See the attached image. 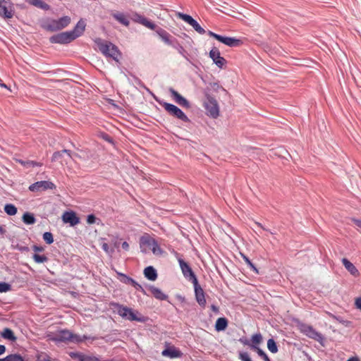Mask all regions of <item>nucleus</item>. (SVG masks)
Instances as JSON below:
<instances>
[{"label":"nucleus","instance_id":"obj_58","mask_svg":"<svg viewBox=\"0 0 361 361\" xmlns=\"http://www.w3.org/2000/svg\"><path fill=\"white\" fill-rule=\"evenodd\" d=\"M239 341L243 344L250 347V341H248L246 338H240Z\"/></svg>","mask_w":361,"mask_h":361},{"label":"nucleus","instance_id":"obj_32","mask_svg":"<svg viewBox=\"0 0 361 361\" xmlns=\"http://www.w3.org/2000/svg\"><path fill=\"white\" fill-rule=\"evenodd\" d=\"M1 336L6 340L10 341H16L17 338L14 335L13 331L9 328H5L1 332Z\"/></svg>","mask_w":361,"mask_h":361},{"label":"nucleus","instance_id":"obj_34","mask_svg":"<svg viewBox=\"0 0 361 361\" xmlns=\"http://www.w3.org/2000/svg\"><path fill=\"white\" fill-rule=\"evenodd\" d=\"M59 30L66 27L71 23V18L69 16H63L56 20Z\"/></svg>","mask_w":361,"mask_h":361},{"label":"nucleus","instance_id":"obj_37","mask_svg":"<svg viewBox=\"0 0 361 361\" xmlns=\"http://www.w3.org/2000/svg\"><path fill=\"white\" fill-rule=\"evenodd\" d=\"M27 3L30 4L35 6L37 8H42V9H48L49 5L44 2L42 0H26Z\"/></svg>","mask_w":361,"mask_h":361},{"label":"nucleus","instance_id":"obj_2","mask_svg":"<svg viewBox=\"0 0 361 361\" xmlns=\"http://www.w3.org/2000/svg\"><path fill=\"white\" fill-rule=\"evenodd\" d=\"M140 247L143 253L148 252L151 250L154 255H161L163 251L160 248L157 241L149 235L145 234L140 238Z\"/></svg>","mask_w":361,"mask_h":361},{"label":"nucleus","instance_id":"obj_12","mask_svg":"<svg viewBox=\"0 0 361 361\" xmlns=\"http://www.w3.org/2000/svg\"><path fill=\"white\" fill-rule=\"evenodd\" d=\"M209 57L212 59L219 68H222L226 63V60L221 56L219 50L216 47H213L209 51Z\"/></svg>","mask_w":361,"mask_h":361},{"label":"nucleus","instance_id":"obj_53","mask_svg":"<svg viewBox=\"0 0 361 361\" xmlns=\"http://www.w3.org/2000/svg\"><path fill=\"white\" fill-rule=\"evenodd\" d=\"M102 248L108 254H112L114 252V250L113 248L110 249L109 245L106 243H102Z\"/></svg>","mask_w":361,"mask_h":361},{"label":"nucleus","instance_id":"obj_15","mask_svg":"<svg viewBox=\"0 0 361 361\" xmlns=\"http://www.w3.org/2000/svg\"><path fill=\"white\" fill-rule=\"evenodd\" d=\"M62 220L65 224H69L71 226H75L80 223V218L73 211L65 212Z\"/></svg>","mask_w":361,"mask_h":361},{"label":"nucleus","instance_id":"obj_25","mask_svg":"<svg viewBox=\"0 0 361 361\" xmlns=\"http://www.w3.org/2000/svg\"><path fill=\"white\" fill-rule=\"evenodd\" d=\"M112 305L116 309L117 313L123 318L127 319L128 314L131 310L128 307L123 306L118 303H113Z\"/></svg>","mask_w":361,"mask_h":361},{"label":"nucleus","instance_id":"obj_23","mask_svg":"<svg viewBox=\"0 0 361 361\" xmlns=\"http://www.w3.org/2000/svg\"><path fill=\"white\" fill-rule=\"evenodd\" d=\"M42 27L45 30L50 32H56L59 30L56 20L55 19H47L43 22Z\"/></svg>","mask_w":361,"mask_h":361},{"label":"nucleus","instance_id":"obj_20","mask_svg":"<svg viewBox=\"0 0 361 361\" xmlns=\"http://www.w3.org/2000/svg\"><path fill=\"white\" fill-rule=\"evenodd\" d=\"M161 354L163 356L170 358H178L183 355V353L174 346L167 347L162 351Z\"/></svg>","mask_w":361,"mask_h":361},{"label":"nucleus","instance_id":"obj_19","mask_svg":"<svg viewBox=\"0 0 361 361\" xmlns=\"http://www.w3.org/2000/svg\"><path fill=\"white\" fill-rule=\"evenodd\" d=\"M85 27V21L83 19H80L77 23L74 28L72 30H70L75 39L83 35Z\"/></svg>","mask_w":361,"mask_h":361},{"label":"nucleus","instance_id":"obj_48","mask_svg":"<svg viewBox=\"0 0 361 361\" xmlns=\"http://www.w3.org/2000/svg\"><path fill=\"white\" fill-rule=\"evenodd\" d=\"M257 355L263 359L264 361H271L268 355L266 354V353L261 348H257V350H255Z\"/></svg>","mask_w":361,"mask_h":361},{"label":"nucleus","instance_id":"obj_35","mask_svg":"<svg viewBox=\"0 0 361 361\" xmlns=\"http://www.w3.org/2000/svg\"><path fill=\"white\" fill-rule=\"evenodd\" d=\"M59 30L66 27L71 23V18L69 16H63L56 20Z\"/></svg>","mask_w":361,"mask_h":361},{"label":"nucleus","instance_id":"obj_51","mask_svg":"<svg viewBox=\"0 0 361 361\" xmlns=\"http://www.w3.org/2000/svg\"><path fill=\"white\" fill-rule=\"evenodd\" d=\"M97 220L99 221L94 214H89L87 217V222L89 224H92L97 223Z\"/></svg>","mask_w":361,"mask_h":361},{"label":"nucleus","instance_id":"obj_64","mask_svg":"<svg viewBox=\"0 0 361 361\" xmlns=\"http://www.w3.org/2000/svg\"><path fill=\"white\" fill-rule=\"evenodd\" d=\"M355 305L357 308L361 310V298H358L355 300Z\"/></svg>","mask_w":361,"mask_h":361},{"label":"nucleus","instance_id":"obj_21","mask_svg":"<svg viewBox=\"0 0 361 361\" xmlns=\"http://www.w3.org/2000/svg\"><path fill=\"white\" fill-rule=\"evenodd\" d=\"M72 337V332L69 330L64 329L59 331L56 334L54 340L57 342H70Z\"/></svg>","mask_w":361,"mask_h":361},{"label":"nucleus","instance_id":"obj_54","mask_svg":"<svg viewBox=\"0 0 361 361\" xmlns=\"http://www.w3.org/2000/svg\"><path fill=\"white\" fill-rule=\"evenodd\" d=\"M17 161L20 163L22 166H23L25 168H30V160L18 159L17 160Z\"/></svg>","mask_w":361,"mask_h":361},{"label":"nucleus","instance_id":"obj_18","mask_svg":"<svg viewBox=\"0 0 361 361\" xmlns=\"http://www.w3.org/2000/svg\"><path fill=\"white\" fill-rule=\"evenodd\" d=\"M219 41L230 47H238L243 44L240 39L221 35Z\"/></svg>","mask_w":361,"mask_h":361},{"label":"nucleus","instance_id":"obj_14","mask_svg":"<svg viewBox=\"0 0 361 361\" xmlns=\"http://www.w3.org/2000/svg\"><path fill=\"white\" fill-rule=\"evenodd\" d=\"M159 37L168 45L173 46L177 39L173 37L168 32L164 29L157 27L154 30Z\"/></svg>","mask_w":361,"mask_h":361},{"label":"nucleus","instance_id":"obj_31","mask_svg":"<svg viewBox=\"0 0 361 361\" xmlns=\"http://www.w3.org/2000/svg\"><path fill=\"white\" fill-rule=\"evenodd\" d=\"M174 49H176L178 53L183 56V57H184L189 63H190L191 64L193 65L192 62L190 61V59H189V54L186 51V50L183 48V47L180 44L178 41H176L173 45L172 46Z\"/></svg>","mask_w":361,"mask_h":361},{"label":"nucleus","instance_id":"obj_10","mask_svg":"<svg viewBox=\"0 0 361 361\" xmlns=\"http://www.w3.org/2000/svg\"><path fill=\"white\" fill-rule=\"evenodd\" d=\"M302 332L307 337L314 339L322 343L324 340L322 334L317 331L312 326L309 325H302L301 327Z\"/></svg>","mask_w":361,"mask_h":361},{"label":"nucleus","instance_id":"obj_41","mask_svg":"<svg viewBox=\"0 0 361 361\" xmlns=\"http://www.w3.org/2000/svg\"><path fill=\"white\" fill-rule=\"evenodd\" d=\"M267 348L272 353H276L279 350L277 344L273 338H269L267 341Z\"/></svg>","mask_w":361,"mask_h":361},{"label":"nucleus","instance_id":"obj_39","mask_svg":"<svg viewBox=\"0 0 361 361\" xmlns=\"http://www.w3.org/2000/svg\"><path fill=\"white\" fill-rule=\"evenodd\" d=\"M126 77H127L128 81L130 83H131L134 85L141 87H145V85L143 84L142 80L140 79H139L137 77H136L135 75L130 74L131 78H129L127 75H126Z\"/></svg>","mask_w":361,"mask_h":361},{"label":"nucleus","instance_id":"obj_5","mask_svg":"<svg viewBox=\"0 0 361 361\" xmlns=\"http://www.w3.org/2000/svg\"><path fill=\"white\" fill-rule=\"evenodd\" d=\"M14 13V5L11 0H0V18L11 19Z\"/></svg>","mask_w":361,"mask_h":361},{"label":"nucleus","instance_id":"obj_55","mask_svg":"<svg viewBox=\"0 0 361 361\" xmlns=\"http://www.w3.org/2000/svg\"><path fill=\"white\" fill-rule=\"evenodd\" d=\"M102 137L104 140H106V142H108L109 143H113L114 142L113 138L110 135L106 134V133H103L102 135Z\"/></svg>","mask_w":361,"mask_h":361},{"label":"nucleus","instance_id":"obj_9","mask_svg":"<svg viewBox=\"0 0 361 361\" xmlns=\"http://www.w3.org/2000/svg\"><path fill=\"white\" fill-rule=\"evenodd\" d=\"M178 263L183 276L188 281L192 282V283H194V281H198L192 268L186 262H185L183 259L179 258Z\"/></svg>","mask_w":361,"mask_h":361},{"label":"nucleus","instance_id":"obj_63","mask_svg":"<svg viewBox=\"0 0 361 361\" xmlns=\"http://www.w3.org/2000/svg\"><path fill=\"white\" fill-rule=\"evenodd\" d=\"M42 166L41 163L30 160V168L35 167V166Z\"/></svg>","mask_w":361,"mask_h":361},{"label":"nucleus","instance_id":"obj_6","mask_svg":"<svg viewBox=\"0 0 361 361\" xmlns=\"http://www.w3.org/2000/svg\"><path fill=\"white\" fill-rule=\"evenodd\" d=\"M75 40L70 31L63 32L51 36L49 42L53 44H66Z\"/></svg>","mask_w":361,"mask_h":361},{"label":"nucleus","instance_id":"obj_24","mask_svg":"<svg viewBox=\"0 0 361 361\" xmlns=\"http://www.w3.org/2000/svg\"><path fill=\"white\" fill-rule=\"evenodd\" d=\"M149 290L153 295V296L159 300H166L168 298V295L164 293L161 289L154 286H149Z\"/></svg>","mask_w":361,"mask_h":361},{"label":"nucleus","instance_id":"obj_52","mask_svg":"<svg viewBox=\"0 0 361 361\" xmlns=\"http://www.w3.org/2000/svg\"><path fill=\"white\" fill-rule=\"evenodd\" d=\"M62 156H63V154H62L61 151L55 152L51 157V161H56L59 160V159H61L62 157Z\"/></svg>","mask_w":361,"mask_h":361},{"label":"nucleus","instance_id":"obj_26","mask_svg":"<svg viewBox=\"0 0 361 361\" xmlns=\"http://www.w3.org/2000/svg\"><path fill=\"white\" fill-rule=\"evenodd\" d=\"M263 338L260 333L254 334L251 338L250 348L253 350H257V348H260L259 345L262 342Z\"/></svg>","mask_w":361,"mask_h":361},{"label":"nucleus","instance_id":"obj_49","mask_svg":"<svg viewBox=\"0 0 361 361\" xmlns=\"http://www.w3.org/2000/svg\"><path fill=\"white\" fill-rule=\"evenodd\" d=\"M238 358L241 361H252L249 354L247 352H239Z\"/></svg>","mask_w":361,"mask_h":361},{"label":"nucleus","instance_id":"obj_40","mask_svg":"<svg viewBox=\"0 0 361 361\" xmlns=\"http://www.w3.org/2000/svg\"><path fill=\"white\" fill-rule=\"evenodd\" d=\"M5 212L10 216L16 214L18 209L17 207L13 204H6L4 206Z\"/></svg>","mask_w":361,"mask_h":361},{"label":"nucleus","instance_id":"obj_61","mask_svg":"<svg viewBox=\"0 0 361 361\" xmlns=\"http://www.w3.org/2000/svg\"><path fill=\"white\" fill-rule=\"evenodd\" d=\"M211 310L216 314H218L219 312V308L216 305L212 304L211 305Z\"/></svg>","mask_w":361,"mask_h":361},{"label":"nucleus","instance_id":"obj_1","mask_svg":"<svg viewBox=\"0 0 361 361\" xmlns=\"http://www.w3.org/2000/svg\"><path fill=\"white\" fill-rule=\"evenodd\" d=\"M100 52L106 57H110L115 61L119 63V57L121 55L118 48L109 41L97 38L94 40Z\"/></svg>","mask_w":361,"mask_h":361},{"label":"nucleus","instance_id":"obj_42","mask_svg":"<svg viewBox=\"0 0 361 361\" xmlns=\"http://www.w3.org/2000/svg\"><path fill=\"white\" fill-rule=\"evenodd\" d=\"M243 259L245 262V263L247 264V266L250 267V269L253 271L255 273L258 274V269L255 267V265L251 262V260L247 257L245 255L241 254Z\"/></svg>","mask_w":361,"mask_h":361},{"label":"nucleus","instance_id":"obj_62","mask_svg":"<svg viewBox=\"0 0 361 361\" xmlns=\"http://www.w3.org/2000/svg\"><path fill=\"white\" fill-rule=\"evenodd\" d=\"M99 360L95 357L85 355V361H98Z\"/></svg>","mask_w":361,"mask_h":361},{"label":"nucleus","instance_id":"obj_60","mask_svg":"<svg viewBox=\"0 0 361 361\" xmlns=\"http://www.w3.org/2000/svg\"><path fill=\"white\" fill-rule=\"evenodd\" d=\"M353 221L354 223V224L359 228V229H361V220L360 219H353Z\"/></svg>","mask_w":361,"mask_h":361},{"label":"nucleus","instance_id":"obj_44","mask_svg":"<svg viewBox=\"0 0 361 361\" xmlns=\"http://www.w3.org/2000/svg\"><path fill=\"white\" fill-rule=\"evenodd\" d=\"M43 239L49 245L54 242V237L51 232H45L43 234Z\"/></svg>","mask_w":361,"mask_h":361},{"label":"nucleus","instance_id":"obj_3","mask_svg":"<svg viewBox=\"0 0 361 361\" xmlns=\"http://www.w3.org/2000/svg\"><path fill=\"white\" fill-rule=\"evenodd\" d=\"M205 100L203 102L207 115L216 118L219 116V106L216 99L211 96L207 92H204Z\"/></svg>","mask_w":361,"mask_h":361},{"label":"nucleus","instance_id":"obj_30","mask_svg":"<svg viewBox=\"0 0 361 361\" xmlns=\"http://www.w3.org/2000/svg\"><path fill=\"white\" fill-rule=\"evenodd\" d=\"M127 319L129 321H136V322L143 323V322H145L146 317L140 315V314L138 312H133V310L131 309L128 314V317Z\"/></svg>","mask_w":361,"mask_h":361},{"label":"nucleus","instance_id":"obj_47","mask_svg":"<svg viewBox=\"0 0 361 361\" xmlns=\"http://www.w3.org/2000/svg\"><path fill=\"white\" fill-rule=\"evenodd\" d=\"M11 290V284L6 282H0V293H6Z\"/></svg>","mask_w":361,"mask_h":361},{"label":"nucleus","instance_id":"obj_59","mask_svg":"<svg viewBox=\"0 0 361 361\" xmlns=\"http://www.w3.org/2000/svg\"><path fill=\"white\" fill-rule=\"evenodd\" d=\"M32 250L35 251V252H42L44 251V247H42V246H38L37 245H34L32 246Z\"/></svg>","mask_w":361,"mask_h":361},{"label":"nucleus","instance_id":"obj_27","mask_svg":"<svg viewBox=\"0 0 361 361\" xmlns=\"http://www.w3.org/2000/svg\"><path fill=\"white\" fill-rule=\"evenodd\" d=\"M145 276L149 281H155L157 279V270L152 267H147L144 270Z\"/></svg>","mask_w":361,"mask_h":361},{"label":"nucleus","instance_id":"obj_13","mask_svg":"<svg viewBox=\"0 0 361 361\" xmlns=\"http://www.w3.org/2000/svg\"><path fill=\"white\" fill-rule=\"evenodd\" d=\"M118 279L120 280L121 282H122L125 284L131 285L137 290L141 291L145 295L146 294V292H145V289L142 287V286L140 285L137 282H136L133 279L126 275L125 274L118 273Z\"/></svg>","mask_w":361,"mask_h":361},{"label":"nucleus","instance_id":"obj_57","mask_svg":"<svg viewBox=\"0 0 361 361\" xmlns=\"http://www.w3.org/2000/svg\"><path fill=\"white\" fill-rule=\"evenodd\" d=\"M207 34H208L210 37H214V39H216V40H218V41H219V37H220V36H221L220 35L216 34V33H214V32H213L212 31H210V30H209V31L207 32Z\"/></svg>","mask_w":361,"mask_h":361},{"label":"nucleus","instance_id":"obj_33","mask_svg":"<svg viewBox=\"0 0 361 361\" xmlns=\"http://www.w3.org/2000/svg\"><path fill=\"white\" fill-rule=\"evenodd\" d=\"M113 17L115 20L125 26H128L130 24L128 18L123 13H114Z\"/></svg>","mask_w":361,"mask_h":361},{"label":"nucleus","instance_id":"obj_43","mask_svg":"<svg viewBox=\"0 0 361 361\" xmlns=\"http://www.w3.org/2000/svg\"><path fill=\"white\" fill-rule=\"evenodd\" d=\"M32 257L35 262L39 264L44 263L48 261V257H46L45 255H41L36 253L33 255Z\"/></svg>","mask_w":361,"mask_h":361},{"label":"nucleus","instance_id":"obj_7","mask_svg":"<svg viewBox=\"0 0 361 361\" xmlns=\"http://www.w3.org/2000/svg\"><path fill=\"white\" fill-rule=\"evenodd\" d=\"M56 188V185L54 183L49 180H40L37 181L31 184L28 189L30 191L33 192H38L45 191L47 190H54Z\"/></svg>","mask_w":361,"mask_h":361},{"label":"nucleus","instance_id":"obj_29","mask_svg":"<svg viewBox=\"0 0 361 361\" xmlns=\"http://www.w3.org/2000/svg\"><path fill=\"white\" fill-rule=\"evenodd\" d=\"M95 339H96L95 337L86 336V335H83L82 336H81L78 334L72 333V337H71V340L70 341V342L73 343H80L85 340L94 341Z\"/></svg>","mask_w":361,"mask_h":361},{"label":"nucleus","instance_id":"obj_22","mask_svg":"<svg viewBox=\"0 0 361 361\" xmlns=\"http://www.w3.org/2000/svg\"><path fill=\"white\" fill-rule=\"evenodd\" d=\"M342 264L344 266V267L350 273L351 275H353V276H359L360 273L358 269L348 259L343 258Z\"/></svg>","mask_w":361,"mask_h":361},{"label":"nucleus","instance_id":"obj_50","mask_svg":"<svg viewBox=\"0 0 361 361\" xmlns=\"http://www.w3.org/2000/svg\"><path fill=\"white\" fill-rule=\"evenodd\" d=\"M210 86L212 88V90L215 92H218L219 90H222L223 91L226 92V90L221 86L218 82H212L210 83Z\"/></svg>","mask_w":361,"mask_h":361},{"label":"nucleus","instance_id":"obj_17","mask_svg":"<svg viewBox=\"0 0 361 361\" xmlns=\"http://www.w3.org/2000/svg\"><path fill=\"white\" fill-rule=\"evenodd\" d=\"M169 92L171 93V97L173 98V99L178 104L185 108L190 107V102L174 89L170 88Z\"/></svg>","mask_w":361,"mask_h":361},{"label":"nucleus","instance_id":"obj_11","mask_svg":"<svg viewBox=\"0 0 361 361\" xmlns=\"http://www.w3.org/2000/svg\"><path fill=\"white\" fill-rule=\"evenodd\" d=\"M192 284L194 286L195 300L197 302L200 307H204L207 302L204 290L199 284L198 281H194Z\"/></svg>","mask_w":361,"mask_h":361},{"label":"nucleus","instance_id":"obj_16","mask_svg":"<svg viewBox=\"0 0 361 361\" xmlns=\"http://www.w3.org/2000/svg\"><path fill=\"white\" fill-rule=\"evenodd\" d=\"M133 20L135 23H138L150 30H155L157 27L156 24H154L153 22L149 20L144 16L138 14V13H135L133 15Z\"/></svg>","mask_w":361,"mask_h":361},{"label":"nucleus","instance_id":"obj_56","mask_svg":"<svg viewBox=\"0 0 361 361\" xmlns=\"http://www.w3.org/2000/svg\"><path fill=\"white\" fill-rule=\"evenodd\" d=\"M17 249L22 252H29L30 250V248L25 245H18Z\"/></svg>","mask_w":361,"mask_h":361},{"label":"nucleus","instance_id":"obj_8","mask_svg":"<svg viewBox=\"0 0 361 361\" xmlns=\"http://www.w3.org/2000/svg\"><path fill=\"white\" fill-rule=\"evenodd\" d=\"M177 16L192 26L197 33L200 35H204L206 33V30L202 27L197 21L195 20L191 16L179 12L177 13Z\"/></svg>","mask_w":361,"mask_h":361},{"label":"nucleus","instance_id":"obj_45","mask_svg":"<svg viewBox=\"0 0 361 361\" xmlns=\"http://www.w3.org/2000/svg\"><path fill=\"white\" fill-rule=\"evenodd\" d=\"M70 356L73 359H77L78 361H85V355L82 353L72 352L70 353Z\"/></svg>","mask_w":361,"mask_h":361},{"label":"nucleus","instance_id":"obj_38","mask_svg":"<svg viewBox=\"0 0 361 361\" xmlns=\"http://www.w3.org/2000/svg\"><path fill=\"white\" fill-rule=\"evenodd\" d=\"M0 361H24V358L20 354H11L4 358H0Z\"/></svg>","mask_w":361,"mask_h":361},{"label":"nucleus","instance_id":"obj_36","mask_svg":"<svg viewBox=\"0 0 361 361\" xmlns=\"http://www.w3.org/2000/svg\"><path fill=\"white\" fill-rule=\"evenodd\" d=\"M23 221L25 224L32 225L36 221V219L33 214L25 212L23 216Z\"/></svg>","mask_w":361,"mask_h":361},{"label":"nucleus","instance_id":"obj_28","mask_svg":"<svg viewBox=\"0 0 361 361\" xmlns=\"http://www.w3.org/2000/svg\"><path fill=\"white\" fill-rule=\"evenodd\" d=\"M228 319L226 317L218 318L215 323V330L218 332L224 331L228 326Z\"/></svg>","mask_w":361,"mask_h":361},{"label":"nucleus","instance_id":"obj_46","mask_svg":"<svg viewBox=\"0 0 361 361\" xmlns=\"http://www.w3.org/2000/svg\"><path fill=\"white\" fill-rule=\"evenodd\" d=\"M332 318L338 322L339 323L343 324L345 326H349L350 324V322L345 320L343 317L341 316L332 315Z\"/></svg>","mask_w":361,"mask_h":361},{"label":"nucleus","instance_id":"obj_4","mask_svg":"<svg viewBox=\"0 0 361 361\" xmlns=\"http://www.w3.org/2000/svg\"><path fill=\"white\" fill-rule=\"evenodd\" d=\"M165 111L171 116L175 117L185 123H190V118L178 106L173 104L166 102H159Z\"/></svg>","mask_w":361,"mask_h":361}]
</instances>
